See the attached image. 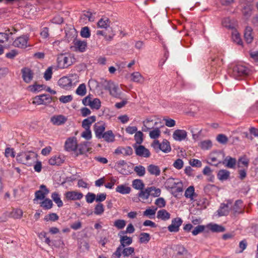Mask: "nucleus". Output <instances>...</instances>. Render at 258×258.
I'll list each match as a JSON object with an SVG mask.
<instances>
[{"instance_id":"1","label":"nucleus","mask_w":258,"mask_h":258,"mask_svg":"<svg viewBox=\"0 0 258 258\" xmlns=\"http://www.w3.org/2000/svg\"><path fill=\"white\" fill-rule=\"evenodd\" d=\"M36 157V154L32 151H21L16 156L17 161L27 166L31 165Z\"/></svg>"},{"instance_id":"2","label":"nucleus","mask_w":258,"mask_h":258,"mask_svg":"<svg viewBox=\"0 0 258 258\" xmlns=\"http://www.w3.org/2000/svg\"><path fill=\"white\" fill-rule=\"evenodd\" d=\"M120 238V245L117 247L115 251L113 253V255L115 256L117 258H120L121 256V250L123 248L131 245L133 242V239L131 237L126 235H122L118 234Z\"/></svg>"},{"instance_id":"3","label":"nucleus","mask_w":258,"mask_h":258,"mask_svg":"<svg viewBox=\"0 0 258 258\" xmlns=\"http://www.w3.org/2000/svg\"><path fill=\"white\" fill-rule=\"evenodd\" d=\"M151 146L158 153L159 151L168 153L171 150V148L169 142L167 140H163L161 143L158 140H154L151 144Z\"/></svg>"},{"instance_id":"4","label":"nucleus","mask_w":258,"mask_h":258,"mask_svg":"<svg viewBox=\"0 0 258 258\" xmlns=\"http://www.w3.org/2000/svg\"><path fill=\"white\" fill-rule=\"evenodd\" d=\"M249 70L245 66L237 64L233 68L231 76L236 80H240L242 77L248 75Z\"/></svg>"},{"instance_id":"5","label":"nucleus","mask_w":258,"mask_h":258,"mask_svg":"<svg viewBox=\"0 0 258 258\" xmlns=\"http://www.w3.org/2000/svg\"><path fill=\"white\" fill-rule=\"evenodd\" d=\"M73 59L74 58L70 54H60L57 58V67L60 69L67 68L73 64Z\"/></svg>"},{"instance_id":"6","label":"nucleus","mask_w":258,"mask_h":258,"mask_svg":"<svg viewBox=\"0 0 258 258\" xmlns=\"http://www.w3.org/2000/svg\"><path fill=\"white\" fill-rule=\"evenodd\" d=\"M82 103L85 106H89L92 109L98 110L101 107V101L98 98L92 99L88 95L85 97Z\"/></svg>"},{"instance_id":"7","label":"nucleus","mask_w":258,"mask_h":258,"mask_svg":"<svg viewBox=\"0 0 258 258\" xmlns=\"http://www.w3.org/2000/svg\"><path fill=\"white\" fill-rule=\"evenodd\" d=\"M78 141L77 138L75 137H72L68 138L64 145V150L68 152H76L78 147Z\"/></svg>"},{"instance_id":"8","label":"nucleus","mask_w":258,"mask_h":258,"mask_svg":"<svg viewBox=\"0 0 258 258\" xmlns=\"http://www.w3.org/2000/svg\"><path fill=\"white\" fill-rule=\"evenodd\" d=\"M77 155H83L91 151L92 144L91 142L84 141L78 145Z\"/></svg>"},{"instance_id":"9","label":"nucleus","mask_w":258,"mask_h":258,"mask_svg":"<svg viewBox=\"0 0 258 258\" xmlns=\"http://www.w3.org/2000/svg\"><path fill=\"white\" fill-rule=\"evenodd\" d=\"M143 126L142 127V131L144 132H149L156 127L158 124V122L152 117L147 118L143 121Z\"/></svg>"},{"instance_id":"10","label":"nucleus","mask_w":258,"mask_h":258,"mask_svg":"<svg viewBox=\"0 0 258 258\" xmlns=\"http://www.w3.org/2000/svg\"><path fill=\"white\" fill-rule=\"evenodd\" d=\"M133 146L135 149V153L137 156L145 158H148L150 156L151 154L149 150L144 146L134 144Z\"/></svg>"},{"instance_id":"11","label":"nucleus","mask_w":258,"mask_h":258,"mask_svg":"<svg viewBox=\"0 0 258 258\" xmlns=\"http://www.w3.org/2000/svg\"><path fill=\"white\" fill-rule=\"evenodd\" d=\"M105 124L103 121H99L94 124L93 130L97 139H101V137L105 132Z\"/></svg>"},{"instance_id":"12","label":"nucleus","mask_w":258,"mask_h":258,"mask_svg":"<svg viewBox=\"0 0 258 258\" xmlns=\"http://www.w3.org/2000/svg\"><path fill=\"white\" fill-rule=\"evenodd\" d=\"M29 37L26 35H22L17 38L13 42V45L20 48H25L28 46Z\"/></svg>"},{"instance_id":"13","label":"nucleus","mask_w":258,"mask_h":258,"mask_svg":"<svg viewBox=\"0 0 258 258\" xmlns=\"http://www.w3.org/2000/svg\"><path fill=\"white\" fill-rule=\"evenodd\" d=\"M52 101L51 97L48 94H43L36 96L33 101V104L40 105L49 103Z\"/></svg>"},{"instance_id":"14","label":"nucleus","mask_w":258,"mask_h":258,"mask_svg":"<svg viewBox=\"0 0 258 258\" xmlns=\"http://www.w3.org/2000/svg\"><path fill=\"white\" fill-rule=\"evenodd\" d=\"M58 85L61 88L66 90H69L73 86L72 80L70 77H62L58 81Z\"/></svg>"},{"instance_id":"15","label":"nucleus","mask_w":258,"mask_h":258,"mask_svg":"<svg viewBox=\"0 0 258 258\" xmlns=\"http://www.w3.org/2000/svg\"><path fill=\"white\" fill-rule=\"evenodd\" d=\"M182 222V220L179 217L173 218L171 221V224L168 226V230L170 232H178Z\"/></svg>"},{"instance_id":"16","label":"nucleus","mask_w":258,"mask_h":258,"mask_svg":"<svg viewBox=\"0 0 258 258\" xmlns=\"http://www.w3.org/2000/svg\"><path fill=\"white\" fill-rule=\"evenodd\" d=\"M64 196L68 201L80 200L84 196L82 192L76 190L67 191L65 192Z\"/></svg>"},{"instance_id":"17","label":"nucleus","mask_w":258,"mask_h":258,"mask_svg":"<svg viewBox=\"0 0 258 258\" xmlns=\"http://www.w3.org/2000/svg\"><path fill=\"white\" fill-rule=\"evenodd\" d=\"M40 189L38 190H37L35 192V200H42L44 199L45 196L48 194L49 192V189L46 187V186L42 184L40 186Z\"/></svg>"},{"instance_id":"18","label":"nucleus","mask_w":258,"mask_h":258,"mask_svg":"<svg viewBox=\"0 0 258 258\" xmlns=\"http://www.w3.org/2000/svg\"><path fill=\"white\" fill-rule=\"evenodd\" d=\"M68 118L63 115H55L50 118V121L53 125H61L64 124Z\"/></svg>"},{"instance_id":"19","label":"nucleus","mask_w":258,"mask_h":258,"mask_svg":"<svg viewBox=\"0 0 258 258\" xmlns=\"http://www.w3.org/2000/svg\"><path fill=\"white\" fill-rule=\"evenodd\" d=\"M244 206L243 201L241 200H236L233 205L232 210L234 215L243 214L244 213Z\"/></svg>"},{"instance_id":"20","label":"nucleus","mask_w":258,"mask_h":258,"mask_svg":"<svg viewBox=\"0 0 258 258\" xmlns=\"http://www.w3.org/2000/svg\"><path fill=\"white\" fill-rule=\"evenodd\" d=\"M108 89L110 94L114 97L119 98L121 93L118 86L114 83L111 82L108 84Z\"/></svg>"},{"instance_id":"21","label":"nucleus","mask_w":258,"mask_h":258,"mask_svg":"<svg viewBox=\"0 0 258 258\" xmlns=\"http://www.w3.org/2000/svg\"><path fill=\"white\" fill-rule=\"evenodd\" d=\"M22 78L26 83H30L33 78V72L28 68H24L22 69Z\"/></svg>"},{"instance_id":"22","label":"nucleus","mask_w":258,"mask_h":258,"mask_svg":"<svg viewBox=\"0 0 258 258\" xmlns=\"http://www.w3.org/2000/svg\"><path fill=\"white\" fill-rule=\"evenodd\" d=\"M187 132L183 130H176L173 134V139L177 141H182L187 138Z\"/></svg>"},{"instance_id":"23","label":"nucleus","mask_w":258,"mask_h":258,"mask_svg":"<svg viewBox=\"0 0 258 258\" xmlns=\"http://www.w3.org/2000/svg\"><path fill=\"white\" fill-rule=\"evenodd\" d=\"M114 153L116 154H122L124 156H130L133 153V151L132 148L130 146H126V147H118L117 148Z\"/></svg>"},{"instance_id":"24","label":"nucleus","mask_w":258,"mask_h":258,"mask_svg":"<svg viewBox=\"0 0 258 258\" xmlns=\"http://www.w3.org/2000/svg\"><path fill=\"white\" fill-rule=\"evenodd\" d=\"M96 120V117L94 115L88 117L82 121V127L84 129H90L91 124L95 122Z\"/></svg>"},{"instance_id":"25","label":"nucleus","mask_w":258,"mask_h":258,"mask_svg":"<svg viewBox=\"0 0 258 258\" xmlns=\"http://www.w3.org/2000/svg\"><path fill=\"white\" fill-rule=\"evenodd\" d=\"M96 34L97 36L101 35L104 36V39L107 41H112L115 35V32L112 30H111L108 35H107L105 32L102 30L96 31Z\"/></svg>"},{"instance_id":"26","label":"nucleus","mask_w":258,"mask_h":258,"mask_svg":"<svg viewBox=\"0 0 258 258\" xmlns=\"http://www.w3.org/2000/svg\"><path fill=\"white\" fill-rule=\"evenodd\" d=\"M244 37L246 42L247 43H250L253 39L252 29L251 27L247 26L245 28Z\"/></svg>"},{"instance_id":"27","label":"nucleus","mask_w":258,"mask_h":258,"mask_svg":"<svg viewBox=\"0 0 258 258\" xmlns=\"http://www.w3.org/2000/svg\"><path fill=\"white\" fill-rule=\"evenodd\" d=\"M101 139H103L107 143H112L115 141V135L111 130H108L102 135Z\"/></svg>"},{"instance_id":"28","label":"nucleus","mask_w":258,"mask_h":258,"mask_svg":"<svg viewBox=\"0 0 258 258\" xmlns=\"http://www.w3.org/2000/svg\"><path fill=\"white\" fill-rule=\"evenodd\" d=\"M207 227L213 232H222L225 231L224 227L217 224L210 223Z\"/></svg>"},{"instance_id":"29","label":"nucleus","mask_w":258,"mask_h":258,"mask_svg":"<svg viewBox=\"0 0 258 258\" xmlns=\"http://www.w3.org/2000/svg\"><path fill=\"white\" fill-rule=\"evenodd\" d=\"M110 21L107 17L101 18L97 22V27L99 28L107 29L110 26Z\"/></svg>"},{"instance_id":"30","label":"nucleus","mask_w":258,"mask_h":258,"mask_svg":"<svg viewBox=\"0 0 258 258\" xmlns=\"http://www.w3.org/2000/svg\"><path fill=\"white\" fill-rule=\"evenodd\" d=\"M115 191L122 195H127L131 192V188L126 184H120L117 186L115 188Z\"/></svg>"},{"instance_id":"31","label":"nucleus","mask_w":258,"mask_h":258,"mask_svg":"<svg viewBox=\"0 0 258 258\" xmlns=\"http://www.w3.org/2000/svg\"><path fill=\"white\" fill-rule=\"evenodd\" d=\"M131 80L136 83L143 84L145 78L139 72H136L131 74Z\"/></svg>"},{"instance_id":"32","label":"nucleus","mask_w":258,"mask_h":258,"mask_svg":"<svg viewBox=\"0 0 258 258\" xmlns=\"http://www.w3.org/2000/svg\"><path fill=\"white\" fill-rule=\"evenodd\" d=\"M236 162V160L235 158H232L230 156H227L222 162V163L228 168H233L235 167Z\"/></svg>"},{"instance_id":"33","label":"nucleus","mask_w":258,"mask_h":258,"mask_svg":"<svg viewBox=\"0 0 258 258\" xmlns=\"http://www.w3.org/2000/svg\"><path fill=\"white\" fill-rule=\"evenodd\" d=\"M228 204H221L220 208L217 211L218 215L219 216H224L228 215L229 211Z\"/></svg>"},{"instance_id":"34","label":"nucleus","mask_w":258,"mask_h":258,"mask_svg":"<svg viewBox=\"0 0 258 258\" xmlns=\"http://www.w3.org/2000/svg\"><path fill=\"white\" fill-rule=\"evenodd\" d=\"M229 176L230 172L225 169L220 170L217 174V177L221 181L226 180Z\"/></svg>"},{"instance_id":"35","label":"nucleus","mask_w":258,"mask_h":258,"mask_svg":"<svg viewBox=\"0 0 258 258\" xmlns=\"http://www.w3.org/2000/svg\"><path fill=\"white\" fill-rule=\"evenodd\" d=\"M157 217L158 219L166 221L170 219V214L166 210L162 209L158 211Z\"/></svg>"},{"instance_id":"36","label":"nucleus","mask_w":258,"mask_h":258,"mask_svg":"<svg viewBox=\"0 0 258 258\" xmlns=\"http://www.w3.org/2000/svg\"><path fill=\"white\" fill-rule=\"evenodd\" d=\"M51 197L53 202L57 205L58 207H61L63 206V202L60 199V195L57 192H53L51 194Z\"/></svg>"},{"instance_id":"37","label":"nucleus","mask_w":258,"mask_h":258,"mask_svg":"<svg viewBox=\"0 0 258 258\" xmlns=\"http://www.w3.org/2000/svg\"><path fill=\"white\" fill-rule=\"evenodd\" d=\"M196 193L195 192V188L193 186H189L185 191L184 196L187 198L189 199L190 201H193L194 199V197L196 196Z\"/></svg>"},{"instance_id":"38","label":"nucleus","mask_w":258,"mask_h":258,"mask_svg":"<svg viewBox=\"0 0 258 258\" xmlns=\"http://www.w3.org/2000/svg\"><path fill=\"white\" fill-rule=\"evenodd\" d=\"M147 170L152 175L156 176H159L160 174V169L158 166L151 164L148 166Z\"/></svg>"},{"instance_id":"39","label":"nucleus","mask_w":258,"mask_h":258,"mask_svg":"<svg viewBox=\"0 0 258 258\" xmlns=\"http://www.w3.org/2000/svg\"><path fill=\"white\" fill-rule=\"evenodd\" d=\"M150 196L149 187L140 190L138 194V197L143 200H146L149 199Z\"/></svg>"},{"instance_id":"40","label":"nucleus","mask_w":258,"mask_h":258,"mask_svg":"<svg viewBox=\"0 0 258 258\" xmlns=\"http://www.w3.org/2000/svg\"><path fill=\"white\" fill-rule=\"evenodd\" d=\"M132 186L136 189L141 190L144 188L145 184L141 179H136L133 181Z\"/></svg>"},{"instance_id":"41","label":"nucleus","mask_w":258,"mask_h":258,"mask_svg":"<svg viewBox=\"0 0 258 258\" xmlns=\"http://www.w3.org/2000/svg\"><path fill=\"white\" fill-rule=\"evenodd\" d=\"M179 181H175V179L173 178H169L166 181L165 184L167 188L173 189L176 187V185H178Z\"/></svg>"},{"instance_id":"42","label":"nucleus","mask_w":258,"mask_h":258,"mask_svg":"<svg viewBox=\"0 0 258 258\" xmlns=\"http://www.w3.org/2000/svg\"><path fill=\"white\" fill-rule=\"evenodd\" d=\"M157 210V208L155 207H152V208L147 209L143 212V215L151 218L152 217L155 216Z\"/></svg>"},{"instance_id":"43","label":"nucleus","mask_w":258,"mask_h":258,"mask_svg":"<svg viewBox=\"0 0 258 258\" xmlns=\"http://www.w3.org/2000/svg\"><path fill=\"white\" fill-rule=\"evenodd\" d=\"M199 146L203 150H209L212 147V143L209 140H204L200 142Z\"/></svg>"},{"instance_id":"44","label":"nucleus","mask_w":258,"mask_h":258,"mask_svg":"<svg viewBox=\"0 0 258 258\" xmlns=\"http://www.w3.org/2000/svg\"><path fill=\"white\" fill-rule=\"evenodd\" d=\"M135 253V248L133 247H125L121 250V254L124 257H128Z\"/></svg>"},{"instance_id":"45","label":"nucleus","mask_w":258,"mask_h":258,"mask_svg":"<svg viewBox=\"0 0 258 258\" xmlns=\"http://www.w3.org/2000/svg\"><path fill=\"white\" fill-rule=\"evenodd\" d=\"M252 9V7L250 4H247L243 8L242 12L245 17L248 18L251 16Z\"/></svg>"},{"instance_id":"46","label":"nucleus","mask_w":258,"mask_h":258,"mask_svg":"<svg viewBox=\"0 0 258 258\" xmlns=\"http://www.w3.org/2000/svg\"><path fill=\"white\" fill-rule=\"evenodd\" d=\"M86 92V85L84 83L80 84L76 90V93L80 96H85Z\"/></svg>"},{"instance_id":"47","label":"nucleus","mask_w":258,"mask_h":258,"mask_svg":"<svg viewBox=\"0 0 258 258\" xmlns=\"http://www.w3.org/2000/svg\"><path fill=\"white\" fill-rule=\"evenodd\" d=\"M151 130L149 133V136L151 139H156L158 138L161 134L159 127H156Z\"/></svg>"},{"instance_id":"48","label":"nucleus","mask_w":258,"mask_h":258,"mask_svg":"<svg viewBox=\"0 0 258 258\" xmlns=\"http://www.w3.org/2000/svg\"><path fill=\"white\" fill-rule=\"evenodd\" d=\"M52 202L48 198L44 199L40 203V206L45 210L50 209L52 207Z\"/></svg>"},{"instance_id":"49","label":"nucleus","mask_w":258,"mask_h":258,"mask_svg":"<svg viewBox=\"0 0 258 258\" xmlns=\"http://www.w3.org/2000/svg\"><path fill=\"white\" fill-rule=\"evenodd\" d=\"M232 38L233 41L238 45L242 44V41L241 39L240 34L236 30H234L232 33Z\"/></svg>"},{"instance_id":"50","label":"nucleus","mask_w":258,"mask_h":258,"mask_svg":"<svg viewBox=\"0 0 258 258\" xmlns=\"http://www.w3.org/2000/svg\"><path fill=\"white\" fill-rule=\"evenodd\" d=\"M150 235L149 233L143 232L140 235L139 242L141 243H147L150 240Z\"/></svg>"},{"instance_id":"51","label":"nucleus","mask_w":258,"mask_h":258,"mask_svg":"<svg viewBox=\"0 0 258 258\" xmlns=\"http://www.w3.org/2000/svg\"><path fill=\"white\" fill-rule=\"evenodd\" d=\"M104 212V207L102 203H98L94 208V213L96 215H101Z\"/></svg>"},{"instance_id":"52","label":"nucleus","mask_w":258,"mask_h":258,"mask_svg":"<svg viewBox=\"0 0 258 258\" xmlns=\"http://www.w3.org/2000/svg\"><path fill=\"white\" fill-rule=\"evenodd\" d=\"M150 196L153 197H158L161 195V189L154 186L149 187Z\"/></svg>"},{"instance_id":"53","label":"nucleus","mask_w":258,"mask_h":258,"mask_svg":"<svg viewBox=\"0 0 258 258\" xmlns=\"http://www.w3.org/2000/svg\"><path fill=\"white\" fill-rule=\"evenodd\" d=\"M134 171L137 175L142 177L145 175L146 173L145 168L142 165L136 166L134 167Z\"/></svg>"},{"instance_id":"54","label":"nucleus","mask_w":258,"mask_h":258,"mask_svg":"<svg viewBox=\"0 0 258 258\" xmlns=\"http://www.w3.org/2000/svg\"><path fill=\"white\" fill-rule=\"evenodd\" d=\"M76 47L80 51H85L87 47V43L85 41H77L75 43Z\"/></svg>"},{"instance_id":"55","label":"nucleus","mask_w":258,"mask_h":258,"mask_svg":"<svg viewBox=\"0 0 258 258\" xmlns=\"http://www.w3.org/2000/svg\"><path fill=\"white\" fill-rule=\"evenodd\" d=\"M126 225V222L124 220L118 219L114 222V226L118 229H122Z\"/></svg>"},{"instance_id":"56","label":"nucleus","mask_w":258,"mask_h":258,"mask_svg":"<svg viewBox=\"0 0 258 258\" xmlns=\"http://www.w3.org/2000/svg\"><path fill=\"white\" fill-rule=\"evenodd\" d=\"M143 134L141 132L139 131L136 133L134 136L136 142L135 144L139 145L142 143L143 141Z\"/></svg>"},{"instance_id":"57","label":"nucleus","mask_w":258,"mask_h":258,"mask_svg":"<svg viewBox=\"0 0 258 258\" xmlns=\"http://www.w3.org/2000/svg\"><path fill=\"white\" fill-rule=\"evenodd\" d=\"M4 154L6 158L10 157L14 158L16 156L14 149L10 147H7L6 148Z\"/></svg>"},{"instance_id":"58","label":"nucleus","mask_w":258,"mask_h":258,"mask_svg":"<svg viewBox=\"0 0 258 258\" xmlns=\"http://www.w3.org/2000/svg\"><path fill=\"white\" fill-rule=\"evenodd\" d=\"M48 163L51 165H58L61 163V158L58 156H53L49 160Z\"/></svg>"},{"instance_id":"59","label":"nucleus","mask_w":258,"mask_h":258,"mask_svg":"<svg viewBox=\"0 0 258 258\" xmlns=\"http://www.w3.org/2000/svg\"><path fill=\"white\" fill-rule=\"evenodd\" d=\"M23 211L20 209H13L12 212V216L15 219H20L23 215Z\"/></svg>"},{"instance_id":"60","label":"nucleus","mask_w":258,"mask_h":258,"mask_svg":"<svg viewBox=\"0 0 258 258\" xmlns=\"http://www.w3.org/2000/svg\"><path fill=\"white\" fill-rule=\"evenodd\" d=\"M221 162L217 159L216 157L211 155L208 158V163L212 165L217 166L219 164L221 163Z\"/></svg>"},{"instance_id":"61","label":"nucleus","mask_w":258,"mask_h":258,"mask_svg":"<svg viewBox=\"0 0 258 258\" xmlns=\"http://www.w3.org/2000/svg\"><path fill=\"white\" fill-rule=\"evenodd\" d=\"M44 86L43 85L34 84L29 87V90L33 92H39L44 89Z\"/></svg>"},{"instance_id":"62","label":"nucleus","mask_w":258,"mask_h":258,"mask_svg":"<svg viewBox=\"0 0 258 258\" xmlns=\"http://www.w3.org/2000/svg\"><path fill=\"white\" fill-rule=\"evenodd\" d=\"M205 229V226L204 225H199L195 228L191 232L193 235L196 236L203 232Z\"/></svg>"},{"instance_id":"63","label":"nucleus","mask_w":258,"mask_h":258,"mask_svg":"<svg viewBox=\"0 0 258 258\" xmlns=\"http://www.w3.org/2000/svg\"><path fill=\"white\" fill-rule=\"evenodd\" d=\"M85 131L81 134V137L87 140L91 139L92 137L91 129H84Z\"/></svg>"},{"instance_id":"64","label":"nucleus","mask_w":258,"mask_h":258,"mask_svg":"<svg viewBox=\"0 0 258 258\" xmlns=\"http://www.w3.org/2000/svg\"><path fill=\"white\" fill-rule=\"evenodd\" d=\"M81 35L82 37L84 38H89L91 35L89 28L88 27H84L82 28L81 31Z\"/></svg>"}]
</instances>
